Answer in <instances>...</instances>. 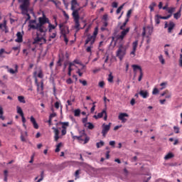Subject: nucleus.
I'll return each mask as SVG.
<instances>
[{
  "label": "nucleus",
  "mask_w": 182,
  "mask_h": 182,
  "mask_svg": "<svg viewBox=\"0 0 182 182\" xmlns=\"http://www.w3.org/2000/svg\"><path fill=\"white\" fill-rule=\"evenodd\" d=\"M77 0H72L71 11H73V18L74 19L75 29H79L80 26V23H79V20L80 19V16H79V10L76 9V6H77Z\"/></svg>",
  "instance_id": "f257e3e1"
},
{
  "label": "nucleus",
  "mask_w": 182,
  "mask_h": 182,
  "mask_svg": "<svg viewBox=\"0 0 182 182\" xmlns=\"http://www.w3.org/2000/svg\"><path fill=\"white\" fill-rule=\"evenodd\" d=\"M127 51V46L123 44L119 45L116 53L117 58H119V60H123V58L126 56Z\"/></svg>",
  "instance_id": "f03ea898"
},
{
  "label": "nucleus",
  "mask_w": 182,
  "mask_h": 182,
  "mask_svg": "<svg viewBox=\"0 0 182 182\" xmlns=\"http://www.w3.org/2000/svg\"><path fill=\"white\" fill-rule=\"evenodd\" d=\"M22 12L28 16V19H31V15L28 14V8H29V0H23V4L20 6Z\"/></svg>",
  "instance_id": "7ed1b4c3"
},
{
  "label": "nucleus",
  "mask_w": 182,
  "mask_h": 182,
  "mask_svg": "<svg viewBox=\"0 0 182 182\" xmlns=\"http://www.w3.org/2000/svg\"><path fill=\"white\" fill-rule=\"evenodd\" d=\"M30 26L31 29H36L38 32H41V33H44V35L48 32V27L45 26V25L35 26V24H32Z\"/></svg>",
  "instance_id": "20e7f679"
},
{
  "label": "nucleus",
  "mask_w": 182,
  "mask_h": 182,
  "mask_svg": "<svg viewBox=\"0 0 182 182\" xmlns=\"http://www.w3.org/2000/svg\"><path fill=\"white\" fill-rule=\"evenodd\" d=\"M50 22V21H49V18L46 17V15H45V14H43V16L38 18V23L35 24L34 26H41V25H45V23L49 24Z\"/></svg>",
  "instance_id": "39448f33"
},
{
  "label": "nucleus",
  "mask_w": 182,
  "mask_h": 182,
  "mask_svg": "<svg viewBox=\"0 0 182 182\" xmlns=\"http://www.w3.org/2000/svg\"><path fill=\"white\" fill-rule=\"evenodd\" d=\"M59 28L60 31V33L63 36H67L69 33V27L68 26L63 25V23L59 24Z\"/></svg>",
  "instance_id": "423d86ee"
},
{
  "label": "nucleus",
  "mask_w": 182,
  "mask_h": 182,
  "mask_svg": "<svg viewBox=\"0 0 182 182\" xmlns=\"http://www.w3.org/2000/svg\"><path fill=\"white\" fill-rule=\"evenodd\" d=\"M112 126V123H109V124H102V134L103 137H106V135L107 133H109V131L110 130V127Z\"/></svg>",
  "instance_id": "0eeeda50"
},
{
  "label": "nucleus",
  "mask_w": 182,
  "mask_h": 182,
  "mask_svg": "<svg viewBox=\"0 0 182 182\" xmlns=\"http://www.w3.org/2000/svg\"><path fill=\"white\" fill-rule=\"evenodd\" d=\"M95 42H96V38L93 36H90V34H88L87 39L85 40V46H86V45H88L89 43H90V45H94Z\"/></svg>",
  "instance_id": "6e6552de"
},
{
  "label": "nucleus",
  "mask_w": 182,
  "mask_h": 182,
  "mask_svg": "<svg viewBox=\"0 0 182 182\" xmlns=\"http://www.w3.org/2000/svg\"><path fill=\"white\" fill-rule=\"evenodd\" d=\"M33 44L35 43H41V45H42V43H46V38H43V37H41L39 36L38 33H37V36L34 38V41L33 43Z\"/></svg>",
  "instance_id": "1a4fd4ad"
},
{
  "label": "nucleus",
  "mask_w": 182,
  "mask_h": 182,
  "mask_svg": "<svg viewBox=\"0 0 182 182\" xmlns=\"http://www.w3.org/2000/svg\"><path fill=\"white\" fill-rule=\"evenodd\" d=\"M129 32H130V28H127L125 30H122L120 35L117 36V39L119 41H123Z\"/></svg>",
  "instance_id": "9d476101"
},
{
  "label": "nucleus",
  "mask_w": 182,
  "mask_h": 182,
  "mask_svg": "<svg viewBox=\"0 0 182 182\" xmlns=\"http://www.w3.org/2000/svg\"><path fill=\"white\" fill-rule=\"evenodd\" d=\"M16 109H17L18 114H19L21 117V120H22L23 124L26 123V119L25 118V115L23 114V111H22V108L19 106H17Z\"/></svg>",
  "instance_id": "9b49d317"
},
{
  "label": "nucleus",
  "mask_w": 182,
  "mask_h": 182,
  "mask_svg": "<svg viewBox=\"0 0 182 182\" xmlns=\"http://www.w3.org/2000/svg\"><path fill=\"white\" fill-rule=\"evenodd\" d=\"M5 69H7V72L11 73V75H15V73H18V65H14V70L12 68H9V66L5 65Z\"/></svg>",
  "instance_id": "f8f14e48"
},
{
  "label": "nucleus",
  "mask_w": 182,
  "mask_h": 182,
  "mask_svg": "<svg viewBox=\"0 0 182 182\" xmlns=\"http://www.w3.org/2000/svg\"><path fill=\"white\" fill-rule=\"evenodd\" d=\"M148 31V33L149 35L146 36V38H149V36H150L151 35V33H153V28H150V27H147L146 28V27L143 28V32H142V37L144 38V36H146V32H147Z\"/></svg>",
  "instance_id": "ddd939ff"
},
{
  "label": "nucleus",
  "mask_w": 182,
  "mask_h": 182,
  "mask_svg": "<svg viewBox=\"0 0 182 182\" xmlns=\"http://www.w3.org/2000/svg\"><path fill=\"white\" fill-rule=\"evenodd\" d=\"M124 117H129V114L127 113H120L118 116V119L121 120L122 123H126L127 122V119Z\"/></svg>",
  "instance_id": "4468645a"
},
{
  "label": "nucleus",
  "mask_w": 182,
  "mask_h": 182,
  "mask_svg": "<svg viewBox=\"0 0 182 182\" xmlns=\"http://www.w3.org/2000/svg\"><path fill=\"white\" fill-rule=\"evenodd\" d=\"M17 39L15 40V42L17 43H22L23 42V35L20 31L17 32L16 33Z\"/></svg>",
  "instance_id": "2eb2a0df"
},
{
  "label": "nucleus",
  "mask_w": 182,
  "mask_h": 182,
  "mask_svg": "<svg viewBox=\"0 0 182 182\" xmlns=\"http://www.w3.org/2000/svg\"><path fill=\"white\" fill-rule=\"evenodd\" d=\"M80 136H73L74 139H77V140H80L81 141H83V137L86 136V132H85V130H82L80 132Z\"/></svg>",
  "instance_id": "dca6fc26"
},
{
  "label": "nucleus",
  "mask_w": 182,
  "mask_h": 182,
  "mask_svg": "<svg viewBox=\"0 0 182 182\" xmlns=\"http://www.w3.org/2000/svg\"><path fill=\"white\" fill-rule=\"evenodd\" d=\"M30 120L32 122L34 129H39V125L36 122V119H35V117H33V116L31 117Z\"/></svg>",
  "instance_id": "f3484780"
},
{
  "label": "nucleus",
  "mask_w": 182,
  "mask_h": 182,
  "mask_svg": "<svg viewBox=\"0 0 182 182\" xmlns=\"http://www.w3.org/2000/svg\"><path fill=\"white\" fill-rule=\"evenodd\" d=\"M52 129L55 133L54 140H55V141H58V140H59V129H58L55 127H53Z\"/></svg>",
  "instance_id": "a211bd4d"
},
{
  "label": "nucleus",
  "mask_w": 182,
  "mask_h": 182,
  "mask_svg": "<svg viewBox=\"0 0 182 182\" xmlns=\"http://www.w3.org/2000/svg\"><path fill=\"white\" fill-rule=\"evenodd\" d=\"M139 95L141 97H143V99H147V97H149V92L146 90H141L139 92Z\"/></svg>",
  "instance_id": "6ab92c4d"
},
{
  "label": "nucleus",
  "mask_w": 182,
  "mask_h": 182,
  "mask_svg": "<svg viewBox=\"0 0 182 182\" xmlns=\"http://www.w3.org/2000/svg\"><path fill=\"white\" fill-rule=\"evenodd\" d=\"M133 71L134 73H136V70H139V73L143 72V70L141 69V67L138 65H132Z\"/></svg>",
  "instance_id": "aec40b11"
},
{
  "label": "nucleus",
  "mask_w": 182,
  "mask_h": 182,
  "mask_svg": "<svg viewBox=\"0 0 182 182\" xmlns=\"http://www.w3.org/2000/svg\"><path fill=\"white\" fill-rule=\"evenodd\" d=\"M174 26H176V24H174V22L170 21L168 23V33H171V31L174 29Z\"/></svg>",
  "instance_id": "412c9836"
},
{
  "label": "nucleus",
  "mask_w": 182,
  "mask_h": 182,
  "mask_svg": "<svg viewBox=\"0 0 182 182\" xmlns=\"http://www.w3.org/2000/svg\"><path fill=\"white\" fill-rule=\"evenodd\" d=\"M53 29H56L55 25H53L51 22L48 23V32L50 33Z\"/></svg>",
  "instance_id": "4be33fe9"
},
{
  "label": "nucleus",
  "mask_w": 182,
  "mask_h": 182,
  "mask_svg": "<svg viewBox=\"0 0 182 182\" xmlns=\"http://www.w3.org/2000/svg\"><path fill=\"white\" fill-rule=\"evenodd\" d=\"M85 127H87L89 130H93V129H95V125H93V124L91 122H88L87 124H85Z\"/></svg>",
  "instance_id": "5701e85b"
},
{
  "label": "nucleus",
  "mask_w": 182,
  "mask_h": 182,
  "mask_svg": "<svg viewBox=\"0 0 182 182\" xmlns=\"http://www.w3.org/2000/svg\"><path fill=\"white\" fill-rule=\"evenodd\" d=\"M137 46H139V41L136 40L132 43V49L134 50H137Z\"/></svg>",
  "instance_id": "b1692460"
},
{
  "label": "nucleus",
  "mask_w": 182,
  "mask_h": 182,
  "mask_svg": "<svg viewBox=\"0 0 182 182\" xmlns=\"http://www.w3.org/2000/svg\"><path fill=\"white\" fill-rule=\"evenodd\" d=\"M173 157H174L173 154L171 152H169L168 154H166L164 156V160H170V159H173Z\"/></svg>",
  "instance_id": "393cba45"
},
{
  "label": "nucleus",
  "mask_w": 182,
  "mask_h": 182,
  "mask_svg": "<svg viewBox=\"0 0 182 182\" xmlns=\"http://www.w3.org/2000/svg\"><path fill=\"white\" fill-rule=\"evenodd\" d=\"M92 49H93V45L90 44L86 48L85 50L87 53H90V55H92Z\"/></svg>",
  "instance_id": "a878e982"
},
{
  "label": "nucleus",
  "mask_w": 182,
  "mask_h": 182,
  "mask_svg": "<svg viewBox=\"0 0 182 182\" xmlns=\"http://www.w3.org/2000/svg\"><path fill=\"white\" fill-rule=\"evenodd\" d=\"M154 6H157V4H156V2H152L149 5V8L151 12L154 11Z\"/></svg>",
  "instance_id": "bb28decb"
},
{
  "label": "nucleus",
  "mask_w": 182,
  "mask_h": 182,
  "mask_svg": "<svg viewBox=\"0 0 182 182\" xmlns=\"http://www.w3.org/2000/svg\"><path fill=\"white\" fill-rule=\"evenodd\" d=\"M26 136H28V132H26L24 133V135H23V134H21V136H20L21 141H26V138H25Z\"/></svg>",
  "instance_id": "cd10ccee"
},
{
  "label": "nucleus",
  "mask_w": 182,
  "mask_h": 182,
  "mask_svg": "<svg viewBox=\"0 0 182 182\" xmlns=\"http://www.w3.org/2000/svg\"><path fill=\"white\" fill-rule=\"evenodd\" d=\"M0 119L1 120H5V117L4 116V108L0 106Z\"/></svg>",
  "instance_id": "c85d7f7f"
},
{
  "label": "nucleus",
  "mask_w": 182,
  "mask_h": 182,
  "mask_svg": "<svg viewBox=\"0 0 182 182\" xmlns=\"http://www.w3.org/2000/svg\"><path fill=\"white\" fill-rule=\"evenodd\" d=\"M97 33H99V26L95 28L92 36L96 38L97 37Z\"/></svg>",
  "instance_id": "c756f323"
},
{
  "label": "nucleus",
  "mask_w": 182,
  "mask_h": 182,
  "mask_svg": "<svg viewBox=\"0 0 182 182\" xmlns=\"http://www.w3.org/2000/svg\"><path fill=\"white\" fill-rule=\"evenodd\" d=\"M127 22H129V18H127L125 20V21L123 23V24L119 27V29L125 30L124 28H126V26L127 25Z\"/></svg>",
  "instance_id": "7c9ffc66"
},
{
  "label": "nucleus",
  "mask_w": 182,
  "mask_h": 182,
  "mask_svg": "<svg viewBox=\"0 0 182 182\" xmlns=\"http://www.w3.org/2000/svg\"><path fill=\"white\" fill-rule=\"evenodd\" d=\"M105 146V141H100L96 144L97 149H100V147H103Z\"/></svg>",
  "instance_id": "2f4dec72"
},
{
  "label": "nucleus",
  "mask_w": 182,
  "mask_h": 182,
  "mask_svg": "<svg viewBox=\"0 0 182 182\" xmlns=\"http://www.w3.org/2000/svg\"><path fill=\"white\" fill-rule=\"evenodd\" d=\"M181 16V11H179L173 14V18L175 19H178Z\"/></svg>",
  "instance_id": "473e14b6"
},
{
  "label": "nucleus",
  "mask_w": 182,
  "mask_h": 182,
  "mask_svg": "<svg viewBox=\"0 0 182 182\" xmlns=\"http://www.w3.org/2000/svg\"><path fill=\"white\" fill-rule=\"evenodd\" d=\"M18 100L20 102V103H26V101H25V97L23 96H18Z\"/></svg>",
  "instance_id": "72a5a7b5"
},
{
  "label": "nucleus",
  "mask_w": 182,
  "mask_h": 182,
  "mask_svg": "<svg viewBox=\"0 0 182 182\" xmlns=\"http://www.w3.org/2000/svg\"><path fill=\"white\" fill-rule=\"evenodd\" d=\"M157 18H159V19H169V18H171V14H169L166 16H159V15H156Z\"/></svg>",
  "instance_id": "f704fd0d"
},
{
  "label": "nucleus",
  "mask_w": 182,
  "mask_h": 182,
  "mask_svg": "<svg viewBox=\"0 0 182 182\" xmlns=\"http://www.w3.org/2000/svg\"><path fill=\"white\" fill-rule=\"evenodd\" d=\"M60 147H62V142H60L57 146L55 150V153H59L60 151Z\"/></svg>",
  "instance_id": "c9c22d12"
},
{
  "label": "nucleus",
  "mask_w": 182,
  "mask_h": 182,
  "mask_svg": "<svg viewBox=\"0 0 182 182\" xmlns=\"http://www.w3.org/2000/svg\"><path fill=\"white\" fill-rule=\"evenodd\" d=\"M60 124H62V129H66L67 127H69V122H60Z\"/></svg>",
  "instance_id": "e433bc0d"
},
{
  "label": "nucleus",
  "mask_w": 182,
  "mask_h": 182,
  "mask_svg": "<svg viewBox=\"0 0 182 182\" xmlns=\"http://www.w3.org/2000/svg\"><path fill=\"white\" fill-rule=\"evenodd\" d=\"M106 113V109H103L102 112H100L97 114V117L99 119H102V117H103V115L105 114Z\"/></svg>",
  "instance_id": "4c0bfd02"
},
{
  "label": "nucleus",
  "mask_w": 182,
  "mask_h": 182,
  "mask_svg": "<svg viewBox=\"0 0 182 182\" xmlns=\"http://www.w3.org/2000/svg\"><path fill=\"white\" fill-rule=\"evenodd\" d=\"M74 116H75V117H79V116H80V110L79 109H75V110L74 111Z\"/></svg>",
  "instance_id": "58836bf2"
},
{
  "label": "nucleus",
  "mask_w": 182,
  "mask_h": 182,
  "mask_svg": "<svg viewBox=\"0 0 182 182\" xmlns=\"http://www.w3.org/2000/svg\"><path fill=\"white\" fill-rule=\"evenodd\" d=\"M34 76H35V83L38 87L37 90H39V82H38V78L36 77V72H34Z\"/></svg>",
  "instance_id": "ea45409f"
},
{
  "label": "nucleus",
  "mask_w": 182,
  "mask_h": 182,
  "mask_svg": "<svg viewBox=\"0 0 182 182\" xmlns=\"http://www.w3.org/2000/svg\"><path fill=\"white\" fill-rule=\"evenodd\" d=\"M62 62H63V58L59 57L57 62V66H62Z\"/></svg>",
  "instance_id": "a19ab883"
},
{
  "label": "nucleus",
  "mask_w": 182,
  "mask_h": 182,
  "mask_svg": "<svg viewBox=\"0 0 182 182\" xmlns=\"http://www.w3.org/2000/svg\"><path fill=\"white\" fill-rule=\"evenodd\" d=\"M4 53H8V52L5 51V49L1 48L0 49V58H5V56L2 55Z\"/></svg>",
  "instance_id": "79ce46f5"
},
{
  "label": "nucleus",
  "mask_w": 182,
  "mask_h": 182,
  "mask_svg": "<svg viewBox=\"0 0 182 182\" xmlns=\"http://www.w3.org/2000/svg\"><path fill=\"white\" fill-rule=\"evenodd\" d=\"M108 82H109V83H112L113 82V75H112V73L108 75Z\"/></svg>",
  "instance_id": "37998d69"
},
{
  "label": "nucleus",
  "mask_w": 182,
  "mask_h": 182,
  "mask_svg": "<svg viewBox=\"0 0 182 182\" xmlns=\"http://www.w3.org/2000/svg\"><path fill=\"white\" fill-rule=\"evenodd\" d=\"M159 62H161V65H164V63H166V61L164 60V58H163L162 55H161L159 57Z\"/></svg>",
  "instance_id": "c03bdc74"
},
{
  "label": "nucleus",
  "mask_w": 182,
  "mask_h": 182,
  "mask_svg": "<svg viewBox=\"0 0 182 182\" xmlns=\"http://www.w3.org/2000/svg\"><path fill=\"white\" fill-rule=\"evenodd\" d=\"M38 77H39L40 79H43V72L42 71V70H39Z\"/></svg>",
  "instance_id": "a18cd8bd"
},
{
  "label": "nucleus",
  "mask_w": 182,
  "mask_h": 182,
  "mask_svg": "<svg viewBox=\"0 0 182 182\" xmlns=\"http://www.w3.org/2000/svg\"><path fill=\"white\" fill-rule=\"evenodd\" d=\"M73 63H75L76 65H80V66H83V64L82 63V62H80V60L77 59L74 60Z\"/></svg>",
  "instance_id": "49530a36"
},
{
  "label": "nucleus",
  "mask_w": 182,
  "mask_h": 182,
  "mask_svg": "<svg viewBox=\"0 0 182 182\" xmlns=\"http://www.w3.org/2000/svg\"><path fill=\"white\" fill-rule=\"evenodd\" d=\"M96 105V102H94L92 103V107L91 109H90L91 113H93L95 112V110L96 109V105Z\"/></svg>",
  "instance_id": "de8ad7c7"
},
{
  "label": "nucleus",
  "mask_w": 182,
  "mask_h": 182,
  "mask_svg": "<svg viewBox=\"0 0 182 182\" xmlns=\"http://www.w3.org/2000/svg\"><path fill=\"white\" fill-rule=\"evenodd\" d=\"M80 174V169H78L75 173V177H76V178H79Z\"/></svg>",
  "instance_id": "09e8293b"
},
{
  "label": "nucleus",
  "mask_w": 182,
  "mask_h": 182,
  "mask_svg": "<svg viewBox=\"0 0 182 182\" xmlns=\"http://www.w3.org/2000/svg\"><path fill=\"white\" fill-rule=\"evenodd\" d=\"M85 140H84V144H86L87 143H89V140H90V138L89 136H87V135H86L85 136Z\"/></svg>",
  "instance_id": "8fccbe9b"
},
{
  "label": "nucleus",
  "mask_w": 182,
  "mask_h": 182,
  "mask_svg": "<svg viewBox=\"0 0 182 182\" xmlns=\"http://www.w3.org/2000/svg\"><path fill=\"white\" fill-rule=\"evenodd\" d=\"M79 82L80 83H82L83 86H87V81L80 80Z\"/></svg>",
  "instance_id": "3c124183"
},
{
  "label": "nucleus",
  "mask_w": 182,
  "mask_h": 182,
  "mask_svg": "<svg viewBox=\"0 0 182 182\" xmlns=\"http://www.w3.org/2000/svg\"><path fill=\"white\" fill-rule=\"evenodd\" d=\"M0 29H6V23H0Z\"/></svg>",
  "instance_id": "603ef678"
},
{
  "label": "nucleus",
  "mask_w": 182,
  "mask_h": 182,
  "mask_svg": "<svg viewBox=\"0 0 182 182\" xmlns=\"http://www.w3.org/2000/svg\"><path fill=\"white\" fill-rule=\"evenodd\" d=\"M82 122L84 126H85V124H87V123H88L87 122V117L82 118Z\"/></svg>",
  "instance_id": "864d4df0"
},
{
  "label": "nucleus",
  "mask_w": 182,
  "mask_h": 182,
  "mask_svg": "<svg viewBox=\"0 0 182 182\" xmlns=\"http://www.w3.org/2000/svg\"><path fill=\"white\" fill-rule=\"evenodd\" d=\"M173 129L175 133L178 134L180 133V129L178 127H173Z\"/></svg>",
  "instance_id": "5fc2aeb1"
},
{
  "label": "nucleus",
  "mask_w": 182,
  "mask_h": 182,
  "mask_svg": "<svg viewBox=\"0 0 182 182\" xmlns=\"http://www.w3.org/2000/svg\"><path fill=\"white\" fill-rule=\"evenodd\" d=\"M122 9H123V6H119V7L117 9V14H120V12H122Z\"/></svg>",
  "instance_id": "6e6d98bb"
},
{
  "label": "nucleus",
  "mask_w": 182,
  "mask_h": 182,
  "mask_svg": "<svg viewBox=\"0 0 182 182\" xmlns=\"http://www.w3.org/2000/svg\"><path fill=\"white\" fill-rule=\"evenodd\" d=\"M141 79H143V71L140 73L139 77L138 78V81L141 82Z\"/></svg>",
  "instance_id": "4d7b16f0"
},
{
  "label": "nucleus",
  "mask_w": 182,
  "mask_h": 182,
  "mask_svg": "<svg viewBox=\"0 0 182 182\" xmlns=\"http://www.w3.org/2000/svg\"><path fill=\"white\" fill-rule=\"evenodd\" d=\"M66 83H68V85H72V83H73V81L72 80V78H68L66 80Z\"/></svg>",
  "instance_id": "13d9d810"
},
{
  "label": "nucleus",
  "mask_w": 182,
  "mask_h": 182,
  "mask_svg": "<svg viewBox=\"0 0 182 182\" xmlns=\"http://www.w3.org/2000/svg\"><path fill=\"white\" fill-rule=\"evenodd\" d=\"M99 87H105V81H100L99 82Z\"/></svg>",
  "instance_id": "bf43d9fd"
},
{
  "label": "nucleus",
  "mask_w": 182,
  "mask_h": 182,
  "mask_svg": "<svg viewBox=\"0 0 182 182\" xmlns=\"http://www.w3.org/2000/svg\"><path fill=\"white\" fill-rule=\"evenodd\" d=\"M159 93V89L154 88L152 92V95H157Z\"/></svg>",
  "instance_id": "052dcab7"
},
{
  "label": "nucleus",
  "mask_w": 182,
  "mask_h": 182,
  "mask_svg": "<svg viewBox=\"0 0 182 182\" xmlns=\"http://www.w3.org/2000/svg\"><path fill=\"white\" fill-rule=\"evenodd\" d=\"M56 38V32L53 33L52 35L50 36V38L55 39Z\"/></svg>",
  "instance_id": "680f3d73"
},
{
  "label": "nucleus",
  "mask_w": 182,
  "mask_h": 182,
  "mask_svg": "<svg viewBox=\"0 0 182 182\" xmlns=\"http://www.w3.org/2000/svg\"><path fill=\"white\" fill-rule=\"evenodd\" d=\"M179 66H181V68H182V54H180Z\"/></svg>",
  "instance_id": "e2e57ef3"
},
{
  "label": "nucleus",
  "mask_w": 182,
  "mask_h": 182,
  "mask_svg": "<svg viewBox=\"0 0 182 182\" xmlns=\"http://www.w3.org/2000/svg\"><path fill=\"white\" fill-rule=\"evenodd\" d=\"M175 9H174V8H171V9H168V13L171 14H171H173V12H174Z\"/></svg>",
  "instance_id": "0e129e2a"
},
{
  "label": "nucleus",
  "mask_w": 182,
  "mask_h": 182,
  "mask_svg": "<svg viewBox=\"0 0 182 182\" xmlns=\"http://www.w3.org/2000/svg\"><path fill=\"white\" fill-rule=\"evenodd\" d=\"M64 38V41L65 42L66 45L69 43V39H68V37L66 36H63Z\"/></svg>",
  "instance_id": "69168bd1"
},
{
  "label": "nucleus",
  "mask_w": 182,
  "mask_h": 182,
  "mask_svg": "<svg viewBox=\"0 0 182 182\" xmlns=\"http://www.w3.org/2000/svg\"><path fill=\"white\" fill-rule=\"evenodd\" d=\"M115 144H116V141H109V146H112V147H114Z\"/></svg>",
  "instance_id": "338daca9"
},
{
  "label": "nucleus",
  "mask_w": 182,
  "mask_h": 182,
  "mask_svg": "<svg viewBox=\"0 0 182 182\" xmlns=\"http://www.w3.org/2000/svg\"><path fill=\"white\" fill-rule=\"evenodd\" d=\"M60 105V103L59 102H55V109H59Z\"/></svg>",
  "instance_id": "774afa93"
}]
</instances>
